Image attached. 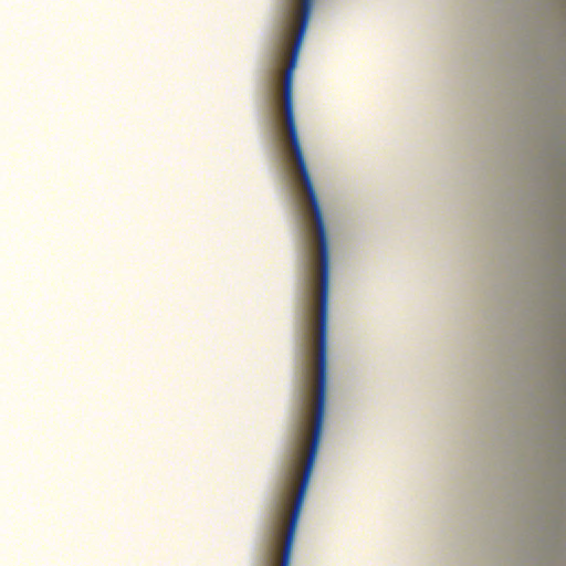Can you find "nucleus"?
<instances>
[{
	"label": "nucleus",
	"instance_id": "obj_1",
	"mask_svg": "<svg viewBox=\"0 0 566 566\" xmlns=\"http://www.w3.org/2000/svg\"><path fill=\"white\" fill-rule=\"evenodd\" d=\"M314 0H300V10L295 11V0H289L283 20L282 30L279 34L276 46V62L283 59L292 38L295 19L297 18V28L293 45L291 48L290 60L286 64L282 86V113L283 132L287 139L289 148L292 153L293 161L297 168L302 188L306 192L315 231L317 235V245L319 254V285H318V308L316 327V390L315 409L313 412V422L311 429V439L307 448V433L310 430L307 411H302L301 420L295 432L294 446L292 450H318L321 433L325 417V402L327 392V318H328V298H329V244L323 211L319 205L318 195L313 185L311 174L307 169L303 148L301 146L298 129L295 119V104L293 95L294 71L298 60L301 45L307 31L310 17L312 13Z\"/></svg>",
	"mask_w": 566,
	"mask_h": 566
}]
</instances>
